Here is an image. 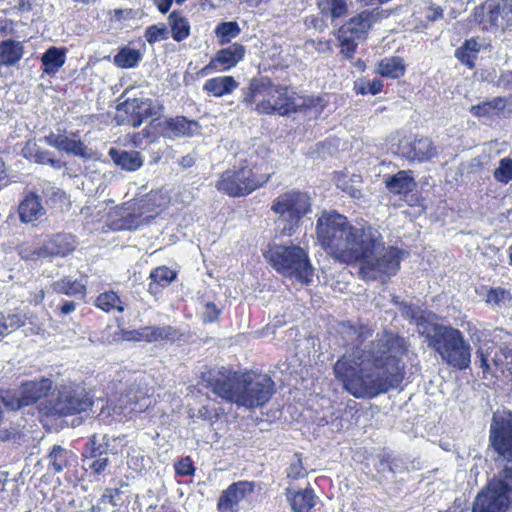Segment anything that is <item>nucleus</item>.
<instances>
[{
  "instance_id": "37",
  "label": "nucleus",
  "mask_w": 512,
  "mask_h": 512,
  "mask_svg": "<svg viewBox=\"0 0 512 512\" xmlns=\"http://www.w3.org/2000/svg\"><path fill=\"white\" fill-rule=\"evenodd\" d=\"M142 58L143 54L140 50L123 46L119 49L118 53L114 55L113 64L121 69H131L137 67Z\"/></svg>"
},
{
  "instance_id": "55",
  "label": "nucleus",
  "mask_w": 512,
  "mask_h": 512,
  "mask_svg": "<svg viewBox=\"0 0 512 512\" xmlns=\"http://www.w3.org/2000/svg\"><path fill=\"white\" fill-rule=\"evenodd\" d=\"M444 17V12L441 6L436 4H431L427 8L426 18L430 22H435Z\"/></svg>"
},
{
  "instance_id": "29",
  "label": "nucleus",
  "mask_w": 512,
  "mask_h": 512,
  "mask_svg": "<svg viewBox=\"0 0 512 512\" xmlns=\"http://www.w3.org/2000/svg\"><path fill=\"white\" fill-rule=\"evenodd\" d=\"M75 458L76 455L72 450L63 448L60 445H54L48 455V469L54 474H58L65 468L70 467Z\"/></svg>"
},
{
  "instance_id": "47",
  "label": "nucleus",
  "mask_w": 512,
  "mask_h": 512,
  "mask_svg": "<svg viewBox=\"0 0 512 512\" xmlns=\"http://www.w3.org/2000/svg\"><path fill=\"white\" fill-rule=\"evenodd\" d=\"M494 178L504 184L512 180V159L503 158L500 160L499 167L494 171Z\"/></svg>"
},
{
  "instance_id": "32",
  "label": "nucleus",
  "mask_w": 512,
  "mask_h": 512,
  "mask_svg": "<svg viewBox=\"0 0 512 512\" xmlns=\"http://www.w3.org/2000/svg\"><path fill=\"white\" fill-rule=\"evenodd\" d=\"M377 73L389 79H399L406 73L404 59L399 56H390L381 59L377 65Z\"/></svg>"
},
{
  "instance_id": "24",
  "label": "nucleus",
  "mask_w": 512,
  "mask_h": 512,
  "mask_svg": "<svg viewBox=\"0 0 512 512\" xmlns=\"http://www.w3.org/2000/svg\"><path fill=\"white\" fill-rule=\"evenodd\" d=\"M177 276V271L166 265L153 268L149 274V294L158 296L177 279Z\"/></svg>"
},
{
  "instance_id": "58",
  "label": "nucleus",
  "mask_w": 512,
  "mask_h": 512,
  "mask_svg": "<svg viewBox=\"0 0 512 512\" xmlns=\"http://www.w3.org/2000/svg\"><path fill=\"white\" fill-rule=\"evenodd\" d=\"M151 1L157 8L158 12L163 15L167 14L173 5V0H151Z\"/></svg>"
},
{
  "instance_id": "48",
  "label": "nucleus",
  "mask_w": 512,
  "mask_h": 512,
  "mask_svg": "<svg viewBox=\"0 0 512 512\" xmlns=\"http://www.w3.org/2000/svg\"><path fill=\"white\" fill-rule=\"evenodd\" d=\"M296 460L293 461L286 470L287 478L291 480H298L307 475V471L303 465L302 454H295Z\"/></svg>"
},
{
  "instance_id": "50",
  "label": "nucleus",
  "mask_w": 512,
  "mask_h": 512,
  "mask_svg": "<svg viewBox=\"0 0 512 512\" xmlns=\"http://www.w3.org/2000/svg\"><path fill=\"white\" fill-rule=\"evenodd\" d=\"M1 322H5L6 326V335L8 334V328H11L12 331H15L26 324V315L17 311L15 313L8 314L7 317L2 316Z\"/></svg>"
},
{
  "instance_id": "52",
  "label": "nucleus",
  "mask_w": 512,
  "mask_h": 512,
  "mask_svg": "<svg viewBox=\"0 0 512 512\" xmlns=\"http://www.w3.org/2000/svg\"><path fill=\"white\" fill-rule=\"evenodd\" d=\"M32 157L38 164H48L54 168H59L61 166L59 160L51 157V153L48 150L37 149Z\"/></svg>"
},
{
  "instance_id": "38",
  "label": "nucleus",
  "mask_w": 512,
  "mask_h": 512,
  "mask_svg": "<svg viewBox=\"0 0 512 512\" xmlns=\"http://www.w3.org/2000/svg\"><path fill=\"white\" fill-rule=\"evenodd\" d=\"M149 336L150 343L153 342H169L175 343L177 341H181L184 337V334L180 332L174 326L166 325V326H149Z\"/></svg>"
},
{
  "instance_id": "40",
  "label": "nucleus",
  "mask_w": 512,
  "mask_h": 512,
  "mask_svg": "<svg viewBox=\"0 0 512 512\" xmlns=\"http://www.w3.org/2000/svg\"><path fill=\"white\" fill-rule=\"evenodd\" d=\"M226 415L225 409L216 401L208 402L198 409V418L213 425Z\"/></svg>"
},
{
  "instance_id": "57",
  "label": "nucleus",
  "mask_w": 512,
  "mask_h": 512,
  "mask_svg": "<svg viewBox=\"0 0 512 512\" xmlns=\"http://www.w3.org/2000/svg\"><path fill=\"white\" fill-rule=\"evenodd\" d=\"M120 491L119 489H111V488H107L103 495L101 496L100 498V502L103 503V504H111L113 506H115V502H114V498L115 496L119 495Z\"/></svg>"
},
{
  "instance_id": "42",
  "label": "nucleus",
  "mask_w": 512,
  "mask_h": 512,
  "mask_svg": "<svg viewBox=\"0 0 512 512\" xmlns=\"http://www.w3.org/2000/svg\"><path fill=\"white\" fill-rule=\"evenodd\" d=\"M414 152L418 160L428 161L437 155V149L428 138L419 139L414 144Z\"/></svg>"
},
{
  "instance_id": "34",
  "label": "nucleus",
  "mask_w": 512,
  "mask_h": 512,
  "mask_svg": "<svg viewBox=\"0 0 512 512\" xmlns=\"http://www.w3.org/2000/svg\"><path fill=\"white\" fill-rule=\"evenodd\" d=\"M480 50V43L476 38L472 37L466 39L463 44L455 50V57L469 69H474Z\"/></svg>"
},
{
  "instance_id": "7",
  "label": "nucleus",
  "mask_w": 512,
  "mask_h": 512,
  "mask_svg": "<svg viewBox=\"0 0 512 512\" xmlns=\"http://www.w3.org/2000/svg\"><path fill=\"white\" fill-rule=\"evenodd\" d=\"M365 240L358 248L356 263H359L358 275L365 281L388 282L401 267L404 250L397 246H385L379 231L373 227L363 235Z\"/></svg>"
},
{
  "instance_id": "20",
  "label": "nucleus",
  "mask_w": 512,
  "mask_h": 512,
  "mask_svg": "<svg viewBox=\"0 0 512 512\" xmlns=\"http://www.w3.org/2000/svg\"><path fill=\"white\" fill-rule=\"evenodd\" d=\"M157 214L144 216L143 212H129L128 209H121L116 212L108 223V227L113 231H135L143 225L149 224L155 219Z\"/></svg>"
},
{
  "instance_id": "8",
  "label": "nucleus",
  "mask_w": 512,
  "mask_h": 512,
  "mask_svg": "<svg viewBox=\"0 0 512 512\" xmlns=\"http://www.w3.org/2000/svg\"><path fill=\"white\" fill-rule=\"evenodd\" d=\"M297 93L289 85L276 84L267 76L253 77L242 90L241 102L260 115L289 116L301 111Z\"/></svg>"
},
{
  "instance_id": "39",
  "label": "nucleus",
  "mask_w": 512,
  "mask_h": 512,
  "mask_svg": "<svg viewBox=\"0 0 512 512\" xmlns=\"http://www.w3.org/2000/svg\"><path fill=\"white\" fill-rule=\"evenodd\" d=\"M94 305L106 313L113 310H117L118 312H123L125 310V305L120 296L112 290L100 293L96 297Z\"/></svg>"
},
{
  "instance_id": "5",
  "label": "nucleus",
  "mask_w": 512,
  "mask_h": 512,
  "mask_svg": "<svg viewBox=\"0 0 512 512\" xmlns=\"http://www.w3.org/2000/svg\"><path fill=\"white\" fill-rule=\"evenodd\" d=\"M373 226L366 223L361 227L351 225L345 215L335 210L324 211L317 219L316 235L322 248L340 263L356 264L358 248L363 236Z\"/></svg>"
},
{
  "instance_id": "63",
  "label": "nucleus",
  "mask_w": 512,
  "mask_h": 512,
  "mask_svg": "<svg viewBox=\"0 0 512 512\" xmlns=\"http://www.w3.org/2000/svg\"><path fill=\"white\" fill-rule=\"evenodd\" d=\"M194 164H195V158L191 155L182 156L179 160V165L182 168H190V167L194 166Z\"/></svg>"
},
{
  "instance_id": "15",
  "label": "nucleus",
  "mask_w": 512,
  "mask_h": 512,
  "mask_svg": "<svg viewBox=\"0 0 512 512\" xmlns=\"http://www.w3.org/2000/svg\"><path fill=\"white\" fill-rule=\"evenodd\" d=\"M245 53V46L241 43L234 42L218 50L208 64L197 72V75L204 77L214 72L230 71L244 59Z\"/></svg>"
},
{
  "instance_id": "19",
  "label": "nucleus",
  "mask_w": 512,
  "mask_h": 512,
  "mask_svg": "<svg viewBox=\"0 0 512 512\" xmlns=\"http://www.w3.org/2000/svg\"><path fill=\"white\" fill-rule=\"evenodd\" d=\"M44 141L47 145L60 152H65L68 155L83 159H88L90 157L86 144L80 139L77 133H72L71 137L50 133L44 137Z\"/></svg>"
},
{
  "instance_id": "53",
  "label": "nucleus",
  "mask_w": 512,
  "mask_h": 512,
  "mask_svg": "<svg viewBox=\"0 0 512 512\" xmlns=\"http://www.w3.org/2000/svg\"><path fill=\"white\" fill-rule=\"evenodd\" d=\"M140 133L143 134L144 139L148 140L149 144L156 143L162 135L160 134V127L152 124V120L150 123L143 128Z\"/></svg>"
},
{
  "instance_id": "1",
  "label": "nucleus",
  "mask_w": 512,
  "mask_h": 512,
  "mask_svg": "<svg viewBox=\"0 0 512 512\" xmlns=\"http://www.w3.org/2000/svg\"><path fill=\"white\" fill-rule=\"evenodd\" d=\"M339 328L349 349L337 359L333 372L344 390L358 399H372L401 385L406 375L403 358L408 356L411 346L408 338L384 329L376 340L362 347L373 335L370 325L342 321Z\"/></svg>"
},
{
  "instance_id": "22",
  "label": "nucleus",
  "mask_w": 512,
  "mask_h": 512,
  "mask_svg": "<svg viewBox=\"0 0 512 512\" xmlns=\"http://www.w3.org/2000/svg\"><path fill=\"white\" fill-rule=\"evenodd\" d=\"M45 214L41 197L35 192H28L18 205V215L22 223L37 221Z\"/></svg>"
},
{
  "instance_id": "30",
  "label": "nucleus",
  "mask_w": 512,
  "mask_h": 512,
  "mask_svg": "<svg viewBox=\"0 0 512 512\" xmlns=\"http://www.w3.org/2000/svg\"><path fill=\"white\" fill-rule=\"evenodd\" d=\"M24 54V46L21 42L7 39L0 43V68L16 65Z\"/></svg>"
},
{
  "instance_id": "31",
  "label": "nucleus",
  "mask_w": 512,
  "mask_h": 512,
  "mask_svg": "<svg viewBox=\"0 0 512 512\" xmlns=\"http://www.w3.org/2000/svg\"><path fill=\"white\" fill-rule=\"evenodd\" d=\"M319 14L335 21L345 17L349 11L348 0H316Z\"/></svg>"
},
{
  "instance_id": "44",
  "label": "nucleus",
  "mask_w": 512,
  "mask_h": 512,
  "mask_svg": "<svg viewBox=\"0 0 512 512\" xmlns=\"http://www.w3.org/2000/svg\"><path fill=\"white\" fill-rule=\"evenodd\" d=\"M144 37L149 44L169 38L168 27L164 23L152 24L145 29Z\"/></svg>"
},
{
  "instance_id": "49",
  "label": "nucleus",
  "mask_w": 512,
  "mask_h": 512,
  "mask_svg": "<svg viewBox=\"0 0 512 512\" xmlns=\"http://www.w3.org/2000/svg\"><path fill=\"white\" fill-rule=\"evenodd\" d=\"M149 326H143L139 329L123 330L122 338L130 342H147L150 343Z\"/></svg>"
},
{
  "instance_id": "33",
  "label": "nucleus",
  "mask_w": 512,
  "mask_h": 512,
  "mask_svg": "<svg viewBox=\"0 0 512 512\" xmlns=\"http://www.w3.org/2000/svg\"><path fill=\"white\" fill-rule=\"evenodd\" d=\"M43 73L54 75L66 62V49L52 46L41 57Z\"/></svg>"
},
{
  "instance_id": "61",
  "label": "nucleus",
  "mask_w": 512,
  "mask_h": 512,
  "mask_svg": "<svg viewBox=\"0 0 512 512\" xmlns=\"http://www.w3.org/2000/svg\"><path fill=\"white\" fill-rule=\"evenodd\" d=\"M144 137H143V134L139 132H134L133 134L130 135L129 137V141L131 143V145L134 147V148H139V149H142L144 148L143 147V144H144Z\"/></svg>"
},
{
  "instance_id": "3",
  "label": "nucleus",
  "mask_w": 512,
  "mask_h": 512,
  "mask_svg": "<svg viewBox=\"0 0 512 512\" xmlns=\"http://www.w3.org/2000/svg\"><path fill=\"white\" fill-rule=\"evenodd\" d=\"M489 445L505 466L475 497L472 512H507L512 502V413L493 416Z\"/></svg>"
},
{
  "instance_id": "28",
  "label": "nucleus",
  "mask_w": 512,
  "mask_h": 512,
  "mask_svg": "<svg viewBox=\"0 0 512 512\" xmlns=\"http://www.w3.org/2000/svg\"><path fill=\"white\" fill-rule=\"evenodd\" d=\"M108 154L113 163L125 171L134 172L143 165L142 157L137 151H124L111 148Z\"/></svg>"
},
{
  "instance_id": "62",
  "label": "nucleus",
  "mask_w": 512,
  "mask_h": 512,
  "mask_svg": "<svg viewBox=\"0 0 512 512\" xmlns=\"http://www.w3.org/2000/svg\"><path fill=\"white\" fill-rule=\"evenodd\" d=\"M9 184L5 162L0 158V191Z\"/></svg>"
},
{
  "instance_id": "60",
  "label": "nucleus",
  "mask_w": 512,
  "mask_h": 512,
  "mask_svg": "<svg viewBox=\"0 0 512 512\" xmlns=\"http://www.w3.org/2000/svg\"><path fill=\"white\" fill-rule=\"evenodd\" d=\"M323 99L320 96H311L304 99L303 105L300 106L301 109H312L318 106H322Z\"/></svg>"
},
{
  "instance_id": "35",
  "label": "nucleus",
  "mask_w": 512,
  "mask_h": 512,
  "mask_svg": "<svg viewBox=\"0 0 512 512\" xmlns=\"http://www.w3.org/2000/svg\"><path fill=\"white\" fill-rule=\"evenodd\" d=\"M52 290L59 295L79 296L81 299L85 298L87 294V287L84 283L69 277H63L53 282Z\"/></svg>"
},
{
  "instance_id": "12",
  "label": "nucleus",
  "mask_w": 512,
  "mask_h": 512,
  "mask_svg": "<svg viewBox=\"0 0 512 512\" xmlns=\"http://www.w3.org/2000/svg\"><path fill=\"white\" fill-rule=\"evenodd\" d=\"M383 18L379 8L364 9L346 20L337 31L340 55L345 60H352L357 52L358 41L367 38L372 26Z\"/></svg>"
},
{
  "instance_id": "56",
  "label": "nucleus",
  "mask_w": 512,
  "mask_h": 512,
  "mask_svg": "<svg viewBox=\"0 0 512 512\" xmlns=\"http://www.w3.org/2000/svg\"><path fill=\"white\" fill-rule=\"evenodd\" d=\"M497 85L506 90L512 89V70L502 72L498 78Z\"/></svg>"
},
{
  "instance_id": "18",
  "label": "nucleus",
  "mask_w": 512,
  "mask_h": 512,
  "mask_svg": "<svg viewBox=\"0 0 512 512\" xmlns=\"http://www.w3.org/2000/svg\"><path fill=\"white\" fill-rule=\"evenodd\" d=\"M255 489V483L240 480L231 483L222 491L217 501L218 512H239L240 502Z\"/></svg>"
},
{
  "instance_id": "13",
  "label": "nucleus",
  "mask_w": 512,
  "mask_h": 512,
  "mask_svg": "<svg viewBox=\"0 0 512 512\" xmlns=\"http://www.w3.org/2000/svg\"><path fill=\"white\" fill-rule=\"evenodd\" d=\"M115 440L108 434L100 436L94 433L88 436L81 451V460L86 472L93 476H100L105 473L110 465L109 454H117V451H114L111 447V443Z\"/></svg>"
},
{
  "instance_id": "10",
  "label": "nucleus",
  "mask_w": 512,
  "mask_h": 512,
  "mask_svg": "<svg viewBox=\"0 0 512 512\" xmlns=\"http://www.w3.org/2000/svg\"><path fill=\"white\" fill-rule=\"evenodd\" d=\"M263 256L280 275L295 278L305 286L312 283L314 268L308 251L301 246L271 243L263 252Z\"/></svg>"
},
{
  "instance_id": "2",
  "label": "nucleus",
  "mask_w": 512,
  "mask_h": 512,
  "mask_svg": "<svg viewBox=\"0 0 512 512\" xmlns=\"http://www.w3.org/2000/svg\"><path fill=\"white\" fill-rule=\"evenodd\" d=\"M54 387L53 380L48 377L26 380L17 388L0 389V402L8 411L38 404L40 416L51 419L86 412L94 404L84 388L62 385L53 393Z\"/></svg>"
},
{
  "instance_id": "45",
  "label": "nucleus",
  "mask_w": 512,
  "mask_h": 512,
  "mask_svg": "<svg viewBox=\"0 0 512 512\" xmlns=\"http://www.w3.org/2000/svg\"><path fill=\"white\" fill-rule=\"evenodd\" d=\"M357 94L361 95H377L383 90V82L380 79H373L370 81L361 80L359 83H355L354 87Z\"/></svg>"
},
{
  "instance_id": "21",
  "label": "nucleus",
  "mask_w": 512,
  "mask_h": 512,
  "mask_svg": "<svg viewBox=\"0 0 512 512\" xmlns=\"http://www.w3.org/2000/svg\"><path fill=\"white\" fill-rule=\"evenodd\" d=\"M285 494L292 512H317L319 498L311 487L297 491L287 488Z\"/></svg>"
},
{
  "instance_id": "54",
  "label": "nucleus",
  "mask_w": 512,
  "mask_h": 512,
  "mask_svg": "<svg viewBox=\"0 0 512 512\" xmlns=\"http://www.w3.org/2000/svg\"><path fill=\"white\" fill-rule=\"evenodd\" d=\"M220 315V310L217 308L216 304L213 302H207L205 304V310L203 313V322L204 323H212L218 320Z\"/></svg>"
},
{
  "instance_id": "25",
  "label": "nucleus",
  "mask_w": 512,
  "mask_h": 512,
  "mask_svg": "<svg viewBox=\"0 0 512 512\" xmlns=\"http://www.w3.org/2000/svg\"><path fill=\"white\" fill-rule=\"evenodd\" d=\"M48 258L65 257L76 248V238L68 233H57L49 237L45 242Z\"/></svg>"
},
{
  "instance_id": "16",
  "label": "nucleus",
  "mask_w": 512,
  "mask_h": 512,
  "mask_svg": "<svg viewBox=\"0 0 512 512\" xmlns=\"http://www.w3.org/2000/svg\"><path fill=\"white\" fill-rule=\"evenodd\" d=\"M152 124L160 127V134L165 139L175 140L192 138L199 134L201 125L197 120L189 119L183 115L173 117L154 118Z\"/></svg>"
},
{
  "instance_id": "14",
  "label": "nucleus",
  "mask_w": 512,
  "mask_h": 512,
  "mask_svg": "<svg viewBox=\"0 0 512 512\" xmlns=\"http://www.w3.org/2000/svg\"><path fill=\"white\" fill-rule=\"evenodd\" d=\"M163 110V104H155L150 98H128L117 105L116 119L119 125L138 128L146 119L162 114Z\"/></svg>"
},
{
  "instance_id": "64",
  "label": "nucleus",
  "mask_w": 512,
  "mask_h": 512,
  "mask_svg": "<svg viewBox=\"0 0 512 512\" xmlns=\"http://www.w3.org/2000/svg\"><path fill=\"white\" fill-rule=\"evenodd\" d=\"M44 298H45V292H44V290L41 289L37 293H34L30 302L33 303L34 305H38L43 302Z\"/></svg>"
},
{
  "instance_id": "23",
  "label": "nucleus",
  "mask_w": 512,
  "mask_h": 512,
  "mask_svg": "<svg viewBox=\"0 0 512 512\" xmlns=\"http://www.w3.org/2000/svg\"><path fill=\"white\" fill-rule=\"evenodd\" d=\"M410 170H400L385 179V187L393 195L401 196L406 202L409 194L416 188L417 184L410 175Z\"/></svg>"
},
{
  "instance_id": "41",
  "label": "nucleus",
  "mask_w": 512,
  "mask_h": 512,
  "mask_svg": "<svg viewBox=\"0 0 512 512\" xmlns=\"http://www.w3.org/2000/svg\"><path fill=\"white\" fill-rule=\"evenodd\" d=\"M240 27L235 21L221 22L214 30L220 45H225L240 34Z\"/></svg>"
},
{
  "instance_id": "9",
  "label": "nucleus",
  "mask_w": 512,
  "mask_h": 512,
  "mask_svg": "<svg viewBox=\"0 0 512 512\" xmlns=\"http://www.w3.org/2000/svg\"><path fill=\"white\" fill-rule=\"evenodd\" d=\"M272 173L263 164L242 160L239 166L223 171L215 182L218 192L231 198L245 197L264 187Z\"/></svg>"
},
{
  "instance_id": "46",
  "label": "nucleus",
  "mask_w": 512,
  "mask_h": 512,
  "mask_svg": "<svg viewBox=\"0 0 512 512\" xmlns=\"http://www.w3.org/2000/svg\"><path fill=\"white\" fill-rule=\"evenodd\" d=\"M511 294L502 287H492L487 291L485 302L488 305L499 306L505 301H510Z\"/></svg>"
},
{
  "instance_id": "43",
  "label": "nucleus",
  "mask_w": 512,
  "mask_h": 512,
  "mask_svg": "<svg viewBox=\"0 0 512 512\" xmlns=\"http://www.w3.org/2000/svg\"><path fill=\"white\" fill-rule=\"evenodd\" d=\"M21 259L25 261H37L48 258L45 245L23 244L19 249Z\"/></svg>"
},
{
  "instance_id": "59",
  "label": "nucleus",
  "mask_w": 512,
  "mask_h": 512,
  "mask_svg": "<svg viewBox=\"0 0 512 512\" xmlns=\"http://www.w3.org/2000/svg\"><path fill=\"white\" fill-rule=\"evenodd\" d=\"M76 310V304L73 301L64 300L58 307L59 315H68Z\"/></svg>"
},
{
  "instance_id": "4",
  "label": "nucleus",
  "mask_w": 512,
  "mask_h": 512,
  "mask_svg": "<svg viewBox=\"0 0 512 512\" xmlns=\"http://www.w3.org/2000/svg\"><path fill=\"white\" fill-rule=\"evenodd\" d=\"M204 381L218 397L250 410L266 405L275 393V384L270 377L251 370L223 366L217 371H209Z\"/></svg>"
},
{
  "instance_id": "51",
  "label": "nucleus",
  "mask_w": 512,
  "mask_h": 512,
  "mask_svg": "<svg viewBox=\"0 0 512 512\" xmlns=\"http://www.w3.org/2000/svg\"><path fill=\"white\" fill-rule=\"evenodd\" d=\"M175 473L179 476H193L196 468L189 456L183 457L174 464Z\"/></svg>"
},
{
  "instance_id": "11",
  "label": "nucleus",
  "mask_w": 512,
  "mask_h": 512,
  "mask_svg": "<svg viewBox=\"0 0 512 512\" xmlns=\"http://www.w3.org/2000/svg\"><path fill=\"white\" fill-rule=\"evenodd\" d=\"M271 211L282 236H293L303 219L312 212V198L306 191L291 189L279 194L272 202Z\"/></svg>"
},
{
  "instance_id": "27",
  "label": "nucleus",
  "mask_w": 512,
  "mask_h": 512,
  "mask_svg": "<svg viewBox=\"0 0 512 512\" xmlns=\"http://www.w3.org/2000/svg\"><path fill=\"white\" fill-rule=\"evenodd\" d=\"M168 30L172 39L176 42L186 40L191 34V24L189 19L180 9L171 11L168 15Z\"/></svg>"
},
{
  "instance_id": "17",
  "label": "nucleus",
  "mask_w": 512,
  "mask_h": 512,
  "mask_svg": "<svg viewBox=\"0 0 512 512\" xmlns=\"http://www.w3.org/2000/svg\"><path fill=\"white\" fill-rule=\"evenodd\" d=\"M473 15L482 30H495L500 25V19L508 15L506 0H485L475 7Z\"/></svg>"
},
{
  "instance_id": "6",
  "label": "nucleus",
  "mask_w": 512,
  "mask_h": 512,
  "mask_svg": "<svg viewBox=\"0 0 512 512\" xmlns=\"http://www.w3.org/2000/svg\"><path fill=\"white\" fill-rule=\"evenodd\" d=\"M436 317L432 312L420 311L419 315L412 313L410 317L417 326H422L421 334L441 359L457 370H465L471 364V346L463 333L451 325L430 322L429 317Z\"/></svg>"
},
{
  "instance_id": "26",
  "label": "nucleus",
  "mask_w": 512,
  "mask_h": 512,
  "mask_svg": "<svg viewBox=\"0 0 512 512\" xmlns=\"http://www.w3.org/2000/svg\"><path fill=\"white\" fill-rule=\"evenodd\" d=\"M238 86L239 82L233 76H217L205 81L203 91L210 96L221 98L232 94Z\"/></svg>"
},
{
  "instance_id": "36",
  "label": "nucleus",
  "mask_w": 512,
  "mask_h": 512,
  "mask_svg": "<svg viewBox=\"0 0 512 512\" xmlns=\"http://www.w3.org/2000/svg\"><path fill=\"white\" fill-rule=\"evenodd\" d=\"M506 105V98L498 96L491 100L471 106L470 113L477 118L489 117L493 114L499 115L505 110Z\"/></svg>"
}]
</instances>
